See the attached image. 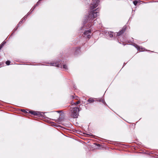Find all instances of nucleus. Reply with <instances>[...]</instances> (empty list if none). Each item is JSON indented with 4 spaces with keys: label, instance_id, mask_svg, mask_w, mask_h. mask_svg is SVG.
Returning a JSON list of instances; mask_svg holds the SVG:
<instances>
[{
    "label": "nucleus",
    "instance_id": "f257e3e1",
    "mask_svg": "<svg viewBox=\"0 0 158 158\" xmlns=\"http://www.w3.org/2000/svg\"><path fill=\"white\" fill-rule=\"evenodd\" d=\"M99 10L97 9L91 12L88 15V20L92 21L94 19L99 15L98 11Z\"/></svg>",
    "mask_w": 158,
    "mask_h": 158
},
{
    "label": "nucleus",
    "instance_id": "f03ea898",
    "mask_svg": "<svg viewBox=\"0 0 158 158\" xmlns=\"http://www.w3.org/2000/svg\"><path fill=\"white\" fill-rule=\"evenodd\" d=\"M79 111V109L77 107H73L72 110H71L72 117L73 118H77L78 116V112Z\"/></svg>",
    "mask_w": 158,
    "mask_h": 158
},
{
    "label": "nucleus",
    "instance_id": "7ed1b4c3",
    "mask_svg": "<svg viewBox=\"0 0 158 158\" xmlns=\"http://www.w3.org/2000/svg\"><path fill=\"white\" fill-rule=\"evenodd\" d=\"M91 34L92 33L91 31L90 30H86L84 33L83 36L84 37L89 39L91 37Z\"/></svg>",
    "mask_w": 158,
    "mask_h": 158
},
{
    "label": "nucleus",
    "instance_id": "20e7f679",
    "mask_svg": "<svg viewBox=\"0 0 158 158\" xmlns=\"http://www.w3.org/2000/svg\"><path fill=\"white\" fill-rule=\"evenodd\" d=\"M98 5V2L96 0L94 1L91 4L90 6L91 9H93L97 7Z\"/></svg>",
    "mask_w": 158,
    "mask_h": 158
},
{
    "label": "nucleus",
    "instance_id": "39448f33",
    "mask_svg": "<svg viewBox=\"0 0 158 158\" xmlns=\"http://www.w3.org/2000/svg\"><path fill=\"white\" fill-rule=\"evenodd\" d=\"M31 13H31H30V12H29L27 15H26L24 17V18L21 21H20V22H19V23H18V26H17V27L16 28H15L14 29V31H15L16 30L17 28V27H18L22 23V21H23V19H25V18H27V16L29 15Z\"/></svg>",
    "mask_w": 158,
    "mask_h": 158
},
{
    "label": "nucleus",
    "instance_id": "423d86ee",
    "mask_svg": "<svg viewBox=\"0 0 158 158\" xmlns=\"http://www.w3.org/2000/svg\"><path fill=\"white\" fill-rule=\"evenodd\" d=\"M51 65L52 66H57L58 67H61V65L59 64L57 62L51 63Z\"/></svg>",
    "mask_w": 158,
    "mask_h": 158
},
{
    "label": "nucleus",
    "instance_id": "0eeeda50",
    "mask_svg": "<svg viewBox=\"0 0 158 158\" xmlns=\"http://www.w3.org/2000/svg\"><path fill=\"white\" fill-rule=\"evenodd\" d=\"M136 48H137L138 50H139V51L142 52L144 51L145 49L144 48L142 47H139L138 45H136Z\"/></svg>",
    "mask_w": 158,
    "mask_h": 158
},
{
    "label": "nucleus",
    "instance_id": "6e6552de",
    "mask_svg": "<svg viewBox=\"0 0 158 158\" xmlns=\"http://www.w3.org/2000/svg\"><path fill=\"white\" fill-rule=\"evenodd\" d=\"M29 113L31 114H33L35 115H39V112H37L35 111H30Z\"/></svg>",
    "mask_w": 158,
    "mask_h": 158
},
{
    "label": "nucleus",
    "instance_id": "1a4fd4ad",
    "mask_svg": "<svg viewBox=\"0 0 158 158\" xmlns=\"http://www.w3.org/2000/svg\"><path fill=\"white\" fill-rule=\"evenodd\" d=\"M124 30H122L120 31H119V32L117 33V35L118 36H120L121 34H122L124 32Z\"/></svg>",
    "mask_w": 158,
    "mask_h": 158
},
{
    "label": "nucleus",
    "instance_id": "9d476101",
    "mask_svg": "<svg viewBox=\"0 0 158 158\" xmlns=\"http://www.w3.org/2000/svg\"><path fill=\"white\" fill-rule=\"evenodd\" d=\"M89 103L93 102H94V99L93 98H90L87 101Z\"/></svg>",
    "mask_w": 158,
    "mask_h": 158
},
{
    "label": "nucleus",
    "instance_id": "9b49d317",
    "mask_svg": "<svg viewBox=\"0 0 158 158\" xmlns=\"http://www.w3.org/2000/svg\"><path fill=\"white\" fill-rule=\"evenodd\" d=\"M108 34L109 35V36L111 38L113 37L114 36V34H113V32H109Z\"/></svg>",
    "mask_w": 158,
    "mask_h": 158
},
{
    "label": "nucleus",
    "instance_id": "f8f14e48",
    "mask_svg": "<svg viewBox=\"0 0 158 158\" xmlns=\"http://www.w3.org/2000/svg\"><path fill=\"white\" fill-rule=\"evenodd\" d=\"M41 0H39V1L37 2V4L35 5V6H34V8H33V10H32L31 11V12L32 11L34 10V9L35 8V7L37 6L39 4V3H40V1H41Z\"/></svg>",
    "mask_w": 158,
    "mask_h": 158
},
{
    "label": "nucleus",
    "instance_id": "ddd939ff",
    "mask_svg": "<svg viewBox=\"0 0 158 158\" xmlns=\"http://www.w3.org/2000/svg\"><path fill=\"white\" fill-rule=\"evenodd\" d=\"M98 101L99 102H102L103 103H104V104L105 103V101H104V99H99V100Z\"/></svg>",
    "mask_w": 158,
    "mask_h": 158
},
{
    "label": "nucleus",
    "instance_id": "4468645a",
    "mask_svg": "<svg viewBox=\"0 0 158 158\" xmlns=\"http://www.w3.org/2000/svg\"><path fill=\"white\" fill-rule=\"evenodd\" d=\"M80 102L79 101H78L77 102H76L74 103L73 104L75 106H77L78 104L80 103Z\"/></svg>",
    "mask_w": 158,
    "mask_h": 158
},
{
    "label": "nucleus",
    "instance_id": "2eb2a0df",
    "mask_svg": "<svg viewBox=\"0 0 158 158\" xmlns=\"http://www.w3.org/2000/svg\"><path fill=\"white\" fill-rule=\"evenodd\" d=\"M63 68L65 70L67 69V66L66 64H64L63 65Z\"/></svg>",
    "mask_w": 158,
    "mask_h": 158
},
{
    "label": "nucleus",
    "instance_id": "dca6fc26",
    "mask_svg": "<svg viewBox=\"0 0 158 158\" xmlns=\"http://www.w3.org/2000/svg\"><path fill=\"white\" fill-rule=\"evenodd\" d=\"M133 2L135 6H136L138 3V2L136 1H134Z\"/></svg>",
    "mask_w": 158,
    "mask_h": 158
},
{
    "label": "nucleus",
    "instance_id": "f3484780",
    "mask_svg": "<svg viewBox=\"0 0 158 158\" xmlns=\"http://www.w3.org/2000/svg\"><path fill=\"white\" fill-rule=\"evenodd\" d=\"M10 61L9 60H7V61L6 62V64L7 65H9L10 64Z\"/></svg>",
    "mask_w": 158,
    "mask_h": 158
},
{
    "label": "nucleus",
    "instance_id": "a211bd4d",
    "mask_svg": "<svg viewBox=\"0 0 158 158\" xmlns=\"http://www.w3.org/2000/svg\"><path fill=\"white\" fill-rule=\"evenodd\" d=\"M61 118L60 117L56 120V121L58 122H60L61 121Z\"/></svg>",
    "mask_w": 158,
    "mask_h": 158
},
{
    "label": "nucleus",
    "instance_id": "6ab92c4d",
    "mask_svg": "<svg viewBox=\"0 0 158 158\" xmlns=\"http://www.w3.org/2000/svg\"><path fill=\"white\" fill-rule=\"evenodd\" d=\"M88 16H87V17L86 18V21H85V22H87L88 21H89V23H91V22H92V21L91 22V20L90 21V20H89H89H88Z\"/></svg>",
    "mask_w": 158,
    "mask_h": 158
},
{
    "label": "nucleus",
    "instance_id": "aec40b11",
    "mask_svg": "<svg viewBox=\"0 0 158 158\" xmlns=\"http://www.w3.org/2000/svg\"><path fill=\"white\" fill-rule=\"evenodd\" d=\"M5 43H6L5 42H3L2 43V44H1V45H2L3 44V45H2V47L3 46V45H4V44H5Z\"/></svg>",
    "mask_w": 158,
    "mask_h": 158
},
{
    "label": "nucleus",
    "instance_id": "412c9836",
    "mask_svg": "<svg viewBox=\"0 0 158 158\" xmlns=\"http://www.w3.org/2000/svg\"><path fill=\"white\" fill-rule=\"evenodd\" d=\"M22 110L23 112H24V113H27V111L26 110Z\"/></svg>",
    "mask_w": 158,
    "mask_h": 158
},
{
    "label": "nucleus",
    "instance_id": "4be33fe9",
    "mask_svg": "<svg viewBox=\"0 0 158 158\" xmlns=\"http://www.w3.org/2000/svg\"><path fill=\"white\" fill-rule=\"evenodd\" d=\"M80 50V48H77V50H76V51H79Z\"/></svg>",
    "mask_w": 158,
    "mask_h": 158
},
{
    "label": "nucleus",
    "instance_id": "5701e85b",
    "mask_svg": "<svg viewBox=\"0 0 158 158\" xmlns=\"http://www.w3.org/2000/svg\"><path fill=\"white\" fill-rule=\"evenodd\" d=\"M98 19H96L94 21V23H96V21L97 20H98Z\"/></svg>",
    "mask_w": 158,
    "mask_h": 158
},
{
    "label": "nucleus",
    "instance_id": "b1692460",
    "mask_svg": "<svg viewBox=\"0 0 158 158\" xmlns=\"http://www.w3.org/2000/svg\"><path fill=\"white\" fill-rule=\"evenodd\" d=\"M3 45V44L2 45H0V50L2 48V45Z\"/></svg>",
    "mask_w": 158,
    "mask_h": 158
},
{
    "label": "nucleus",
    "instance_id": "393cba45",
    "mask_svg": "<svg viewBox=\"0 0 158 158\" xmlns=\"http://www.w3.org/2000/svg\"><path fill=\"white\" fill-rule=\"evenodd\" d=\"M61 111H56V112H58V113H59Z\"/></svg>",
    "mask_w": 158,
    "mask_h": 158
}]
</instances>
